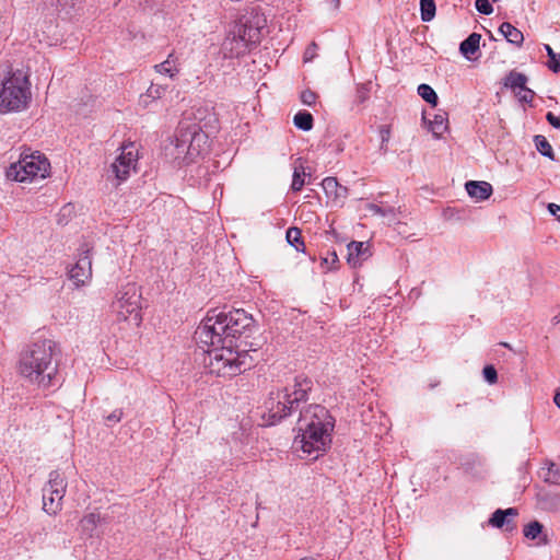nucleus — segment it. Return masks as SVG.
<instances>
[{"mask_svg": "<svg viewBox=\"0 0 560 560\" xmlns=\"http://www.w3.org/2000/svg\"><path fill=\"white\" fill-rule=\"evenodd\" d=\"M215 311L212 308V374L231 378L254 365L248 351L233 349V339L250 331L254 319L244 310Z\"/></svg>", "mask_w": 560, "mask_h": 560, "instance_id": "nucleus-1", "label": "nucleus"}, {"mask_svg": "<svg viewBox=\"0 0 560 560\" xmlns=\"http://www.w3.org/2000/svg\"><path fill=\"white\" fill-rule=\"evenodd\" d=\"M334 427V418L324 406L308 405L300 411L293 445L304 454L317 458L329 446Z\"/></svg>", "mask_w": 560, "mask_h": 560, "instance_id": "nucleus-2", "label": "nucleus"}, {"mask_svg": "<svg viewBox=\"0 0 560 560\" xmlns=\"http://www.w3.org/2000/svg\"><path fill=\"white\" fill-rule=\"evenodd\" d=\"M58 346L51 339L32 342L20 354L19 373L32 383L48 387L58 371Z\"/></svg>", "mask_w": 560, "mask_h": 560, "instance_id": "nucleus-3", "label": "nucleus"}, {"mask_svg": "<svg viewBox=\"0 0 560 560\" xmlns=\"http://www.w3.org/2000/svg\"><path fill=\"white\" fill-rule=\"evenodd\" d=\"M265 25V16L255 9L231 22L221 45L223 57L238 58L249 51L260 42V32Z\"/></svg>", "mask_w": 560, "mask_h": 560, "instance_id": "nucleus-4", "label": "nucleus"}, {"mask_svg": "<svg viewBox=\"0 0 560 560\" xmlns=\"http://www.w3.org/2000/svg\"><path fill=\"white\" fill-rule=\"evenodd\" d=\"M312 380L296 376L292 386L270 393L266 401L269 424H276L288 417L294 409H298L301 402L308 399V393L312 390Z\"/></svg>", "mask_w": 560, "mask_h": 560, "instance_id": "nucleus-5", "label": "nucleus"}, {"mask_svg": "<svg viewBox=\"0 0 560 560\" xmlns=\"http://www.w3.org/2000/svg\"><path fill=\"white\" fill-rule=\"evenodd\" d=\"M31 98V83L27 75L21 70L12 71L0 84V114L24 110Z\"/></svg>", "mask_w": 560, "mask_h": 560, "instance_id": "nucleus-6", "label": "nucleus"}, {"mask_svg": "<svg viewBox=\"0 0 560 560\" xmlns=\"http://www.w3.org/2000/svg\"><path fill=\"white\" fill-rule=\"evenodd\" d=\"M109 311L117 322L139 327L142 323L141 292L135 282L122 284L115 293Z\"/></svg>", "mask_w": 560, "mask_h": 560, "instance_id": "nucleus-7", "label": "nucleus"}, {"mask_svg": "<svg viewBox=\"0 0 560 560\" xmlns=\"http://www.w3.org/2000/svg\"><path fill=\"white\" fill-rule=\"evenodd\" d=\"M50 163L39 152L21 153L18 162L12 163L7 170V177L15 182H32L37 178H46L49 175Z\"/></svg>", "mask_w": 560, "mask_h": 560, "instance_id": "nucleus-8", "label": "nucleus"}, {"mask_svg": "<svg viewBox=\"0 0 560 560\" xmlns=\"http://www.w3.org/2000/svg\"><path fill=\"white\" fill-rule=\"evenodd\" d=\"M66 488L67 483L61 474L57 470L51 471L48 482L43 488V509L46 513L55 515L61 510Z\"/></svg>", "mask_w": 560, "mask_h": 560, "instance_id": "nucleus-9", "label": "nucleus"}, {"mask_svg": "<svg viewBox=\"0 0 560 560\" xmlns=\"http://www.w3.org/2000/svg\"><path fill=\"white\" fill-rule=\"evenodd\" d=\"M138 161V150L133 143L121 147V152L110 165V172L114 174L118 184L126 180L131 171L136 170Z\"/></svg>", "mask_w": 560, "mask_h": 560, "instance_id": "nucleus-10", "label": "nucleus"}, {"mask_svg": "<svg viewBox=\"0 0 560 560\" xmlns=\"http://www.w3.org/2000/svg\"><path fill=\"white\" fill-rule=\"evenodd\" d=\"M207 138L205 132H189L175 136V139L171 141V145L174 147L175 153L174 159H179L182 154L187 153L190 156L195 154L200 155L201 149H199L200 142Z\"/></svg>", "mask_w": 560, "mask_h": 560, "instance_id": "nucleus-11", "label": "nucleus"}, {"mask_svg": "<svg viewBox=\"0 0 560 560\" xmlns=\"http://www.w3.org/2000/svg\"><path fill=\"white\" fill-rule=\"evenodd\" d=\"M69 279L79 288L85 285L92 278V260L90 249H82L78 261L68 271Z\"/></svg>", "mask_w": 560, "mask_h": 560, "instance_id": "nucleus-12", "label": "nucleus"}, {"mask_svg": "<svg viewBox=\"0 0 560 560\" xmlns=\"http://www.w3.org/2000/svg\"><path fill=\"white\" fill-rule=\"evenodd\" d=\"M322 187L328 198L336 206H342L348 197L349 190L346 186L339 184L336 177H326L322 182Z\"/></svg>", "mask_w": 560, "mask_h": 560, "instance_id": "nucleus-13", "label": "nucleus"}, {"mask_svg": "<svg viewBox=\"0 0 560 560\" xmlns=\"http://www.w3.org/2000/svg\"><path fill=\"white\" fill-rule=\"evenodd\" d=\"M349 265L357 268L362 265L370 256L369 245L364 242L352 241L347 246Z\"/></svg>", "mask_w": 560, "mask_h": 560, "instance_id": "nucleus-14", "label": "nucleus"}, {"mask_svg": "<svg viewBox=\"0 0 560 560\" xmlns=\"http://www.w3.org/2000/svg\"><path fill=\"white\" fill-rule=\"evenodd\" d=\"M518 515V511L515 508H509L506 510L498 509L494 511L489 518V524L497 528H502L506 526L508 530H513L514 525L512 524V518Z\"/></svg>", "mask_w": 560, "mask_h": 560, "instance_id": "nucleus-15", "label": "nucleus"}, {"mask_svg": "<svg viewBox=\"0 0 560 560\" xmlns=\"http://www.w3.org/2000/svg\"><path fill=\"white\" fill-rule=\"evenodd\" d=\"M467 194L478 200H487L492 195V186L488 182L469 180L465 184Z\"/></svg>", "mask_w": 560, "mask_h": 560, "instance_id": "nucleus-16", "label": "nucleus"}, {"mask_svg": "<svg viewBox=\"0 0 560 560\" xmlns=\"http://www.w3.org/2000/svg\"><path fill=\"white\" fill-rule=\"evenodd\" d=\"M537 501L544 511L558 512L560 510V494L552 491H540L537 494Z\"/></svg>", "mask_w": 560, "mask_h": 560, "instance_id": "nucleus-17", "label": "nucleus"}, {"mask_svg": "<svg viewBox=\"0 0 560 560\" xmlns=\"http://www.w3.org/2000/svg\"><path fill=\"white\" fill-rule=\"evenodd\" d=\"M210 318L208 314L202 318L200 325L197 327L194 338L197 343H202L201 347L205 353H210Z\"/></svg>", "mask_w": 560, "mask_h": 560, "instance_id": "nucleus-18", "label": "nucleus"}, {"mask_svg": "<svg viewBox=\"0 0 560 560\" xmlns=\"http://www.w3.org/2000/svg\"><path fill=\"white\" fill-rule=\"evenodd\" d=\"M481 35L471 33L465 40L459 45V51L468 60L472 59V56L479 50Z\"/></svg>", "mask_w": 560, "mask_h": 560, "instance_id": "nucleus-19", "label": "nucleus"}, {"mask_svg": "<svg viewBox=\"0 0 560 560\" xmlns=\"http://www.w3.org/2000/svg\"><path fill=\"white\" fill-rule=\"evenodd\" d=\"M499 32L504 36V38L509 43L514 44L516 46H521L524 42L523 33L509 22H503L499 27Z\"/></svg>", "mask_w": 560, "mask_h": 560, "instance_id": "nucleus-20", "label": "nucleus"}, {"mask_svg": "<svg viewBox=\"0 0 560 560\" xmlns=\"http://www.w3.org/2000/svg\"><path fill=\"white\" fill-rule=\"evenodd\" d=\"M165 92V86L152 83L147 93L140 96V103L148 106L150 102L161 98Z\"/></svg>", "mask_w": 560, "mask_h": 560, "instance_id": "nucleus-21", "label": "nucleus"}, {"mask_svg": "<svg viewBox=\"0 0 560 560\" xmlns=\"http://www.w3.org/2000/svg\"><path fill=\"white\" fill-rule=\"evenodd\" d=\"M156 72L161 74H166L173 78L176 73H178V67L176 63V59L173 54H170L167 59L159 65L154 66Z\"/></svg>", "mask_w": 560, "mask_h": 560, "instance_id": "nucleus-22", "label": "nucleus"}, {"mask_svg": "<svg viewBox=\"0 0 560 560\" xmlns=\"http://www.w3.org/2000/svg\"><path fill=\"white\" fill-rule=\"evenodd\" d=\"M429 129L434 137L440 138L447 129V118L445 114L434 115L433 120L429 121Z\"/></svg>", "mask_w": 560, "mask_h": 560, "instance_id": "nucleus-23", "label": "nucleus"}, {"mask_svg": "<svg viewBox=\"0 0 560 560\" xmlns=\"http://www.w3.org/2000/svg\"><path fill=\"white\" fill-rule=\"evenodd\" d=\"M294 126L303 131H308L313 128V116L306 110H301L294 115Z\"/></svg>", "mask_w": 560, "mask_h": 560, "instance_id": "nucleus-24", "label": "nucleus"}, {"mask_svg": "<svg viewBox=\"0 0 560 560\" xmlns=\"http://www.w3.org/2000/svg\"><path fill=\"white\" fill-rule=\"evenodd\" d=\"M287 242L298 252H304L305 245L302 241L301 231L298 228H289L285 234Z\"/></svg>", "mask_w": 560, "mask_h": 560, "instance_id": "nucleus-25", "label": "nucleus"}, {"mask_svg": "<svg viewBox=\"0 0 560 560\" xmlns=\"http://www.w3.org/2000/svg\"><path fill=\"white\" fill-rule=\"evenodd\" d=\"M100 520L101 517L96 513H90L85 515L80 522L82 532L88 534L89 536H92L93 532L96 529L100 523Z\"/></svg>", "mask_w": 560, "mask_h": 560, "instance_id": "nucleus-26", "label": "nucleus"}, {"mask_svg": "<svg viewBox=\"0 0 560 560\" xmlns=\"http://www.w3.org/2000/svg\"><path fill=\"white\" fill-rule=\"evenodd\" d=\"M526 82L527 78L523 73L511 71L505 78L504 85L513 90H523L525 88Z\"/></svg>", "mask_w": 560, "mask_h": 560, "instance_id": "nucleus-27", "label": "nucleus"}, {"mask_svg": "<svg viewBox=\"0 0 560 560\" xmlns=\"http://www.w3.org/2000/svg\"><path fill=\"white\" fill-rule=\"evenodd\" d=\"M434 0H420L421 19L423 22H430L435 15Z\"/></svg>", "mask_w": 560, "mask_h": 560, "instance_id": "nucleus-28", "label": "nucleus"}, {"mask_svg": "<svg viewBox=\"0 0 560 560\" xmlns=\"http://www.w3.org/2000/svg\"><path fill=\"white\" fill-rule=\"evenodd\" d=\"M542 479L547 483L560 486V468L550 462L546 472L542 474Z\"/></svg>", "mask_w": 560, "mask_h": 560, "instance_id": "nucleus-29", "label": "nucleus"}, {"mask_svg": "<svg viewBox=\"0 0 560 560\" xmlns=\"http://www.w3.org/2000/svg\"><path fill=\"white\" fill-rule=\"evenodd\" d=\"M418 94L432 106H435L438 104V95L430 85L425 83L420 84L418 86Z\"/></svg>", "mask_w": 560, "mask_h": 560, "instance_id": "nucleus-30", "label": "nucleus"}, {"mask_svg": "<svg viewBox=\"0 0 560 560\" xmlns=\"http://www.w3.org/2000/svg\"><path fill=\"white\" fill-rule=\"evenodd\" d=\"M542 529H544V525L540 522L533 521L524 527L523 533L527 539L534 540V539L540 537Z\"/></svg>", "mask_w": 560, "mask_h": 560, "instance_id": "nucleus-31", "label": "nucleus"}, {"mask_svg": "<svg viewBox=\"0 0 560 560\" xmlns=\"http://www.w3.org/2000/svg\"><path fill=\"white\" fill-rule=\"evenodd\" d=\"M544 47L549 57L548 68L553 72L560 71V54L555 52L548 44H545Z\"/></svg>", "mask_w": 560, "mask_h": 560, "instance_id": "nucleus-32", "label": "nucleus"}, {"mask_svg": "<svg viewBox=\"0 0 560 560\" xmlns=\"http://www.w3.org/2000/svg\"><path fill=\"white\" fill-rule=\"evenodd\" d=\"M535 144L540 154L552 159V154H553L552 148H551L550 143L548 142V140L544 136H536Z\"/></svg>", "mask_w": 560, "mask_h": 560, "instance_id": "nucleus-33", "label": "nucleus"}, {"mask_svg": "<svg viewBox=\"0 0 560 560\" xmlns=\"http://www.w3.org/2000/svg\"><path fill=\"white\" fill-rule=\"evenodd\" d=\"M304 172H300L299 168H294V173H293V178H292V184H291V189L293 191H300L305 182H304Z\"/></svg>", "mask_w": 560, "mask_h": 560, "instance_id": "nucleus-34", "label": "nucleus"}, {"mask_svg": "<svg viewBox=\"0 0 560 560\" xmlns=\"http://www.w3.org/2000/svg\"><path fill=\"white\" fill-rule=\"evenodd\" d=\"M483 378L489 384H494L498 381V373L493 365H486L482 370Z\"/></svg>", "mask_w": 560, "mask_h": 560, "instance_id": "nucleus-35", "label": "nucleus"}, {"mask_svg": "<svg viewBox=\"0 0 560 560\" xmlns=\"http://www.w3.org/2000/svg\"><path fill=\"white\" fill-rule=\"evenodd\" d=\"M475 7L481 14L489 15L493 12V8L489 0H476Z\"/></svg>", "mask_w": 560, "mask_h": 560, "instance_id": "nucleus-36", "label": "nucleus"}, {"mask_svg": "<svg viewBox=\"0 0 560 560\" xmlns=\"http://www.w3.org/2000/svg\"><path fill=\"white\" fill-rule=\"evenodd\" d=\"M301 101L303 104L311 106L315 103L316 95L310 90L303 91L301 94Z\"/></svg>", "mask_w": 560, "mask_h": 560, "instance_id": "nucleus-37", "label": "nucleus"}, {"mask_svg": "<svg viewBox=\"0 0 560 560\" xmlns=\"http://www.w3.org/2000/svg\"><path fill=\"white\" fill-rule=\"evenodd\" d=\"M382 217L387 218L389 222H394L397 219V209L392 206H386L383 209Z\"/></svg>", "mask_w": 560, "mask_h": 560, "instance_id": "nucleus-38", "label": "nucleus"}, {"mask_svg": "<svg viewBox=\"0 0 560 560\" xmlns=\"http://www.w3.org/2000/svg\"><path fill=\"white\" fill-rule=\"evenodd\" d=\"M316 50H317V45L316 43H312L311 45L307 46V48L305 49V52H304V61H311L314 59V57L316 56Z\"/></svg>", "mask_w": 560, "mask_h": 560, "instance_id": "nucleus-39", "label": "nucleus"}, {"mask_svg": "<svg viewBox=\"0 0 560 560\" xmlns=\"http://www.w3.org/2000/svg\"><path fill=\"white\" fill-rule=\"evenodd\" d=\"M380 136H381V141H382L381 148L383 149L385 143H387L389 138H390V130H389V128L387 126H382L380 128Z\"/></svg>", "mask_w": 560, "mask_h": 560, "instance_id": "nucleus-40", "label": "nucleus"}, {"mask_svg": "<svg viewBox=\"0 0 560 560\" xmlns=\"http://www.w3.org/2000/svg\"><path fill=\"white\" fill-rule=\"evenodd\" d=\"M122 415H124L122 409H115L112 413H109L106 417V420L108 422L117 423L121 420Z\"/></svg>", "mask_w": 560, "mask_h": 560, "instance_id": "nucleus-41", "label": "nucleus"}, {"mask_svg": "<svg viewBox=\"0 0 560 560\" xmlns=\"http://www.w3.org/2000/svg\"><path fill=\"white\" fill-rule=\"evenodd\" d=\"M369 97V90L364 85H360L357 89V100L359 103H363Z\"/></svg>", "mask_w": 560, "mask_h": 560, "instance_id": "nucleus-42", "label": "nucleus"}, {"mask_svg": "<svg viewBox=\"0 0 560 560\" xmlns=\"http://www.w3.org/2000/svg\"><path fill=\"white\" fill-rule=\"evenodd\" d=\"M546 119L553 128L560 129V118L557 117L553 113L548 112Z\"/></svg>", "mask_w": 560, "mask_h": 560, "instance_id": "nucleus-43", "label": "nucleus"}, {"mask_svg": "<svg viewBox=\"0 0 560 560\" xmlns=\"http://www.w3.org/2000/svg\"><path fill=\"white\" fill-rule=\"evenodd\" d=\"M366 209L374 215H383V209L384 207L376 205V203H368Z\"/></svg>", "mask_w": 560, "mask_h": 560, "instance_id": "nucleus-44", "label": "nucleus"}, {"mask_svg": "<svg viewBox=\"0 0 560 560\" xmlns=\"http://www.w3.org/2000/svg\"><path fill=\"white\" fill-rule=\"evenodd\" d=\"M522 91L524 93H523V95H521V101L530 103L534 97V92L532 90L527 89L526 86Z\"/></svg>", "mask_w": 560, "mask_h": 560, "instance_id": "nucleus-45", "label": "nucleus"}, {"mask_svg": "<svg viewBox=\"0 0 560 560\" xmlns=\"http://www.w3.org/2000/svg\"><path fill=\"white\" fill-rule=\"evenodd\" d=\"M548 211L557 218L560 222V206L556 203H548Z\"/></svg>", "mask_w": 560, "mask_h": 560, "instance_id": "nucleus-46", "label": "nucleus"}, {"mask_svg": "<svg viewBox=\"0 0 560 560\" xmlns=\"http://www.w3.org/2000/svg\"><path fill=\"white\" fill-rule=\"evenodd\" d=\"M551 323L553 325H558L560 323V308L558 310L557 314L552 316Z\"/></svg>", "mask_w": 560, "mask_h": 560, "instance_id": "nucleus-47", "label": "nucleus"}, {"mask_svg": "<svg viewBox=\"0 0 560 560\" xmlns=\"http://www.w3.org/2000/svg\"><path fill=\"white\" fill-rule=\"evenodd\" d=\"M553 401L557 405V407L560 408V389L556 392V395L553 397Z\"/></svg>", "mask_w": 560, "mask_h": 560, "instance_id": "nucleus-48", "label": "nucleus"}, {"mask_svg": "<svg viewBox=\"0 0 560 560\" xmlns=\"http://www.w3.org/2000/svg\"><path fill=\"white\" fill-rule=\"evenodd\" d=\"M547 544H548V539H547L546 535L541 536L538 545H547Z\"/></svg>", "mask_w": 560, "mask_h": 560, "instance_id": "nucleus-49", "label": "nucleus"}, {"mask_svg": "<svg viewBox=\"0 0 560 560\" xmlns=\"http://www.w3.org/2000/svg\"><path fill=\"white\" fill-rule=\"evenodd\" d=\"M500 345L505 347V348L512 349L511 345L508 343V342H501Z\"/></svg>", "mask_w": 560, "mask_h": 560, "instance_id": "nucleus-50", "label": "nucleus"}, {"mask_svg": "<svg viewBox=\"0 0 560 560\" xmlns=\"http://www.w3.org/2000/svg\"><path fill=\"white\" fill-rule=\"evenodd\" d=\"M335 8H338L340 4V0H332Z\"/></svg>", "mask_w": 560, "mask_h": 560, "instance_id": "nucleus-51", "label": "nucleus"}, {"mask_svg": "<svg viewBox=\"0 0 560 560\" xmlns=\"http://www.w3.org/2000/svg\"><path fill=\"white\" fill-rule=\"evenodd\" d=\"M300 560H314V559H311V558H302Z\"/></svg>", "mask_w": 560, "mask_h": 560, "instance_id": "nucleus-52", "label": "nucleus"}]
</instances>
